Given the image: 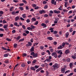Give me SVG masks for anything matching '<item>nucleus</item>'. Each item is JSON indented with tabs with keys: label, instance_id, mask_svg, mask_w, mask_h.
<instances>
[{
	"label": "nucleus",
	"instance_id": "25",
	"mask_svg": "<svg viewBox=\"0 0 76 76\" xmlns=\"http://www.w3.org/2000/svg\"><path fill=\"white\" fill-rule=\"evenodd\" d=\"M30 26L31 27L32 29H35V27L32 25H31Z\"/></svg>",
	"mask_w": 76,
	"mask_h": 76
},
{
	"label": "nucleus",
	"instance_id": "11",
	"mask_svg": "<svg viewBox=\"0 0 76 76\" xmlns=\"http://www.w3.org/2000/svg\"><path fill=\"white\" fill-rule=\"evenodd\" d=\"M47 39H48V40H50V41H51L53 39V37H48Z\"/></svg>",
	"mask_w": 76,
	"mask_h": 76
},
{
	"label": "nucleus",
	"instance_id": "54",
	"mask_svg": "<svg viewBox=\"0 0 76 76\" xmlns=\"http://www.w3.org/2000/svg\"><path fill=\"white\" fill-rule=\"evenodd\" d=\"M3 23H7V22L6 21V20H4L3 21Z\"/></svg>",
	"mask_w": 76,
	"mask_h": 76
},
{
	"label": "nucleus",
	"instance_id": "41",
	"mask_svg": "<svg viewBox=\"0 0 76 76\" xmlns=\"http://www.w3.org/2000/svg\"><path fill=\"white\" fill-rule=\"evenodd\" d=\"M38 21H37L35 22L34 25H38Z\"/></svg>",
	"mask_w": 76,
	"mask_h": 76
},
{
	"label": "nucleus",
	"instance_id": "31",
	"mask_svg": "<svg viewBox=\"0 0 76 76\" xmlns=\"http://www.w3.org/2000/svg\"><path fill=\"white\" fill-rule=\"evenodd\" d=\"M13 8H14V7H11L10 9V11L12 12V11L13 10Z\"/></svg>",
	"mask_w": 76,
	"mask_h": 76
},
{
	"label": "nucleus",
	"instance_id": "39",
	"mask_svg": "<svg viewBox=\"0 0 76 76\" xmlns=\"http://www.w3.org/2000/svg\"><path fill=\"white\" fill-rule=\"evenodd\" d=\"M22 1H23V3H25V4H27V1H26V0H23Z\"/></svg>",
	"mask_w": 76,
	"mask_h": 76
},
{
	"label": "nucleus",
	"instance_id": "50",
	"mask_svg": "<svg viewBox=\"0 0 76 76\" xmlns=\"http://www.w3.org/2000/svg\"><path fill=\"white\" fill-rule=\"evenodd\" d=\"M46 75L47 76H48V72L46 71Z\"/></svg>",
	"mask_w": 76,
	"mask_h": 76
},
{
	"label": "nucleus",
	"instance_id": "55",
	"mask_svg": "<svg viewBox=\"0 0 76 76\" xmlns=\"http://www.w3.org/2000/svg\"><path fill=\"white\" fill-rule=\"evenodd\" d=\"M39 66H37L36 65L34 67L35 69H38V68H39Z\"/></svg>",
	"mask_w": 76,
	"mask_h": 76
},
{
	"label": "nucleus",
	"instance_id": "12",
	"mask_svg": "<svg viewBox=\"0 0 76 76\" xmlns=\"http://www.w3.org/2000/svg\"><path fill=\"white\" fill-rule=\"evenodd\" d=\"M45 10H40L39 11V13L40 14H42L43 13H45Z\"/></svg>",
	"mask_w": 76,
	"mask_h": 76
},
{
	"label": "nucleus",
	"instance_id": "15",
	"mask_svg": "<svg viewBox=\"0 0 76 76\" xmlns=\"http://www.w3.org/2000/svg\"><path fill=\"white\" fill-rule=\"evenodd\" d=\"M14 25L16 26H18V27L20 26V25H18V23L17 22H15L14 24Z\"/></svg>",
	"mask_w": 76,
	"mask_h": 76
},
{
	"label": "nucleus",
	"instance_id": "16",
	"mask_svg": "<svg viewBox=\"0 0 76 76\" xmlns=\"http://www.w3.org/2000/svg\"><path fill=\"white\" fill-rule=\"evenodd\" d=\"M48 61V62H51V59L48 58L47 59H46L45 61H44V62H45V61Z\"/></svg>",
	"mask_w": 76,
	"mask_h": 76
},
{
	"label": "nucleus",
	"instance_id": "10",
	"mask_svg": "<svg viewBox=\"0 0 76 76\" xmlns=\"http://www.w3.org/2000/svg\"><path fill=\"white\" fill-rule=\"evenodd\" d=\"M53 12L54 13H57V14L60 13V11L59 10L57 11L56 10H53Z\"/></svg>",
	"mask_w": 76,
	"mask_h": 76
},
{
	"label": "nucleus",
	"instance_id": "8",
	"mask_svg": "<svg viewBox=\"0 0 76 76\" xmlns=\"http://www.w3.org/2000/svg\"><path fill=\"white\" fill-rule=\"evenodd\" d=\"M15 21H18V20H20V18L19 16H17L15 18Z\"/></svg>",
	"mask_w": 76,
	"mask_h": 76
},
{
	"label": "nucleus",
	"instance_id": "34",
	"mask_svg": "<svg viewBox=\"0 0 76 76\" xmlns=\"http://www.w3.org/2000/svg\"><path fill=\"white\" fill-rule=\"evenodd\" d=\"M63 48V47H62V46H60L58 47V49H62Z\"/></svg>",
	"mask_w": 76,
	"mask_h": 76
},
{
	"label": "nucleus",
	"instance_id": "57",
	"mask_svg": "<svg viewBox=\"0 0 76 76\" xmlns=\"http://www.w3.org/2000/svg\"><path fill=\"white\" fill-rule=\"evenodd\" d=\"M26 22L27 23H29V22H30V20L29 19H28L26 20Z\"/></svg>",
	"mask_w": 76,
	"mask_h": 76
},
{
	"label": "nucleus",
	"instance_id": "51",
	"mask_svg": "<svg viewBox=\"0 0 76 76\" xmlns=\"http://www.w3.org/2000/svg\"><path fill=\"white\" fill-rule=\"evenodd\" d=\"M22 27L24 29H26V27H25V26H24V25H23L22 26Z\"/></svg>",
	"mask_w": 76,
	"mask_h": 76
},
{
	"label": "nucleus",
	"instance_id": "62",
	"mask_svg": "<svg viewBox=\"0 0 76 76\" xmlns=\"http://www.w3.org/2000/svg\"><path fill=\"white\" fill-rule=\"evenodd\" d=\"M39 7L37 6L34 8V9L37 10V9H39Z\"/></svg>",
	"mask_w": 76,
	"mask_h": 76
},
{
	"label": "nucleus",
	"instance_id": "24",
	"mask_svg": "<svg viewBox=\"0 0 76 76\" xmlns=\"http://www.w3.org/2000/svg\"><path fill=\"white\" fill-rule=\"evenodd\" d=\"M69 66L70 68H72V67H73V64H72V63H70Z\"/></svg>",
	"mask_w": 76,
	"mask_h": 76
},
{
	"label": "nucleus",
	"instance_id": "60",
	"mask_svg": "<svg viewBox=\"0 0 76 76\" xmlns=\"http://www.w3.org/2000/svg\"><path fill=\"white\" fill-rule=\"evenodd\" d=\"M72 57L73 58L74 60L76 59V56H72Z\"/></svg>",
	"mask_w": 76,
	"mask_h": 76
},
{
	"label": "nucleus",
	"instance_id": "38",
	"mask_svg": "<svg viewBox=\"0 0 76 76\" xmlns=\"http://www.w3.org/2000/svg\"><path fill=\"white\" fill-rule=\"evenodd\" d=\"M1 48L3 50H7V49L3 47H1Z\"/></svg>",
	"mask_w": 76,
	"mask_h": 76
},
{
	"label": "nucleus",
	"instance_id": "29",
	"mask_svg": "<svg viewBox=\"0 0 76 76\" xmlns=\"http://www.w3.org/2000/svg\"><path fill=\"white\" fill-rule=\"evenodd\" d=\"M32 7H33L35 8V7H37V5H36V4H33L32 5Z\"/></svg>",
	"mask_w": 76,
	"mask_h": 76
},
{
	"label": "nucleus",
	"instance_id": "14",
	"mask_svg": "<svg viewBox=\"0 0 76 76\" xmlns=\"http://www.w3.org/2000/svg\"><path fill=\"white\" fill-rule=\"evenodd\" d=\"M35 48L34 47H32L30 49V51L31 52H32V51H34V49Z\"/></svg>",
	"mask_w": 76,
	"mask_h": 76
},
{
	"label": "nucleus",
	"instance_id": "20",
	"mask_svg": "<svg viewBox=\"0 0 76 76\" xmlns=\"http://www.w3.org/2000/svg\"><path fill=\"white\" fill-rule=\"evenodd\" d=\"M30 69L31 70H32L34 71L35 70V68L33 66L31 67Z\"/></svg>",
	"mask_w": 76,
	"mask_h": 76
},
{
	"label": "nucleus",
	"instance_id": "64",
	"mask_svg": "<svg viewBox=\"0 0 76 76\" xmlns=\"http://www.w3.org/2000/svg\"><path fill=\"white\" fill-rule=\"evenodd\" d=\"M44 17H48V15L47 14H45L44 15Z\"/></svg>",
	"mask_w": 76,
	"mask_h": 76
},
{
	"label": "nucleus",
	"instance_id": "27",
	"mask_svg": "<svg viewBox=\"0 0 76 76\" xmlns=\"http://www.w3.org/2000/svg\"><path fill=\"white\" fill-rule=\"evenodd\" d=\"M49 50L51 53H53V52H54V49H53V48L50 49Z\"/></svg>",
	"mask_w": 76,
	"mask_h": 76
},
{
	"label": "nucleus",
	"instance_id": "61",
	"mask_svg": "<svg viewBox=\"0 0 76 76\" xmlns=\"http://www.w3.org/2000/svg\"><path fill=\"white\" fill-rule=\"evenodd\" d=\"M4 30L2 28H0V31H4Z\"/></svg>",
	"mask_w": 76,
	"mask_h": 76
},
{
	"label": "nucleus",
	"instance_id": "22",
	"mask_svg": "<svg viewBox=\"0 0 76 76\" xmlns=\"http://www.w3.org/2000/svg\"><path fill=\"white\" fill-rule=\"evenodd\" d=\"M7 27H8V25H4V29L7 28Z\"/></svg>",
	"mask_w": 76,
	"mask_h": 76
},
{
	"label": "nucleus",
	"instance_id": "46",
	"mask_svg": "<svg viewBox=\"0 0 76 76\" xmlns=\"http://www.w3.org/2000/svg\"><path fill=\"white\" fill-rule=\"evenodd\" d=\"M58 9L60 10H62V6H60V7H59V8H58Z\"/></svg>",
	"mask_w": 76,
	"mask_h": 76
},
{
	"label": "nucleus",
	"instance_id": "56",
	"mask_svg": "<svg viewBox=\"0 0 76 76\" xmlns=\"http://www.w3.org/2000/svg\"><path fill=\"white\" fill-rule=\"evenodd\" d=\"M7 56H8V55L7 54H5L4 55V56L5 57H7Z\"/></svg>",
	"mask_w": 76,
	"mask_h": 76
},
{
	"label": "nucleus",
	"instance_id": "49",
	"mask_svg": "<svg viewBox=\"0 0 76 76\" xmlns=\"http://www.w3.org/2000/svg\"><path fill=\"white\" fill-rule=\"evenodd\" d=\"M40 48L41 50H43V49H44V46H40Z\"/></svg>",
	"mask_w": 76,
	"mask_h": 76
},
{
	"label": "nucleus",
	"instance_id": "17",
	"mask_svg": "<svg viewBox=\"0 0 76 76\" xmlns=\"http://www.w3.org/2000/svg\"><path fill=\"white\" fill-rule=\"evenodd\" d=\"M31 20L32 22H35V21H36V18H33L31 19Z\"/></svg>",
	"mask_w": 76,
	"mask_h": 76
},
{
	"label": "nucleus",
	"instance_id": "2",
	"mask_svg": "<svg viewBox=\"0 0 76 76\" xmlns=\"http://www.w3.org/2000/svg\"><path fill=\"white\" fill-rule=\"evenodd\" d=\"M30 54L31 56H33V57L34 58H37L38 57V53H35L34 52H32Z\"/></svg>",
	"mask_w": 76,
	"mask_h": 76
},
{
	"label": "nucleus",
	"instance_id": "21",
	"mask_svg": "<svg viewBox=\"0 0 76 76\" xmlns=\"http://www.w3.org/2000/svg\"><path fill=\"white\" fill-rule=\"evenodd\" d=\"M46 52L48 53L49 55H50V54H51V52H50V50H47L46 51Z\"/></svg>",
	"mask_w": 76,
	"mask_h": 76
},
{
	"label": "nucleus",
	"instance_id": "18",
	"mask_svg": "<svg viewBox=\"0 0 76 76\" xmlns=\"http://www.w3.org/2000/svg\"><path fill=\"white\" fill-rule=\"evenodd\" d=\"M58 53L62 55V54H63V52H61V50H59V51H58Z\"/></svg>",
	"mask_w": 76,
	"mask_h": 76
},
{
	"label": "nucleus",
	"instance_id": "48",
	"mask_svg": "<svg viewBox=\"0 0 76 76\" xmlns=\"http://www.w3.org/2000/svg\"><path fill=\"white\" fill-rule=\"evenodd\" d=\"M69 35V33H66V38H68Z\"/></svg>",
	"mask_w": 76,
	"mask_h": 76
},
{
	"label": "nucleus",
	"instance_id": "3",
	"mask_svg": "<svg viewBox=\"0 0 76 76\" xmlns=\"http://www.w3.org/2000/svg\"><path fill=\"white\" fill-rule=\"evenodd\" d=\"M51 55L52 56H54L55 58H57V55L56 53V52H55L52 53Z\"/></svg>",
	"mask_w": 76,
	"mask_h": 76
},
{
	"label": "nucleus",
	"instance_id": "1",
	"mask_svg": "<svg viewBox=\"0 0 76 76\" xmlns=\"http://www.w3.org/2000/svg\"><path fill=\"white\" fill-rule=\"evenodd\" d=\"M58 67L59 66L58 64H57V63H56L51 67V70L54 71V70H56V69H58Z\"/></svg>",
	"mask_w": 76,
	"mask_h": 76
},
{
	"label": "nucleus",
	"instance_id": "33",
	"mask_svg": "<svg viewBox=\"0 0 76 76\" xmlns=\"http://www.w3.org/2000/svg\"><path fill=\"white\" fill-rule=\"evenodd\" d=\"M65 45H66V43L65 42H63L62 43V46L63 47H64V46H65Z\"/></svg>",
	"mask_w": 76,
	"mask_h": 76
},
{
	"label": "nucleus",
	"instance_id": "30",
	"mask_svg": "<svg viewBox=\"0 0 76 76\" xmlns=\"http://www.w3.org/2000/svg\"><path fill=\"white\" fill-rule=\"evenodd\" d=\"M18 46V44H15L14 45V48H16Z\"/></svg>",
	"mask_w": 76,
	"mask_h": 76
},
{
	"label": "nucleus",
	"instance_id": "28",
	"mask_svg": "<svg viewBox=\"0 0 76 76\" xmlns=\"http://www.w3.org/2000/svg\"><path fill=\"white\" fill-rule=\"evenodd\" d=\"M70 72V70H67L65 72V74H67V73H69Z\"/></svg>",
	"mask_w": 76,
	"mask_h": 76
},
{
	"label": "nucleus",
	"instance_id": "42",
	"mask_svg": "<svg viewBox=\"0 0 76 76\" xmlns=\"http://www.w3.org/2000/svg\"><path fill=\"white\" fill-rule=\"evenodd\" d=\"M28 30H32V28H31L30 27H28L27 28Z\"/></svg>",
	"mask_w": 76,
	"mask_h": 76
},
{
	"label": "nucleus",
	"instance_id": "52",
	"mask_svg": "<svg viewBox=\"0 0 76 76\" xmlns=\"http://www.w3.org/2000/svg\"><path fill=\"white\" fill-rule=\"evenodd\" d=\"M3 13H4V12H3V11H0V14H1V15H3Z\"/></svg>",
	"mask_w": 76,
	"mask_h": 76
},
{
	"label": "nucleus",
	"instance_id": "35",
	"mask_svg": "<svg viewBox=\"0 0 76 76\" xmlns=\"http://www.w3.org/2000/svg\"><path fill=\"white\" fill-rule=\"evenodd\" d=\"M37 60L35 59L34 60V61H33L32 63H33V64H35V63H36V62H37Z\"/></svg>",
	"mask_w": 76,
	"mask_h": 76
},
{
	"label": "nucleus",
	"instance_id": "36",
	"mask_svg": "<svg viewBox=\"0 0 76 76\" xmlns=\"http://www.w3.org/2000/svg\"><path fill=\"white\" fill-rule=\"evenodd\" d=\"M67 2H65V7H67Z\"/></svg>",
	"mask_w": 76,
	"mask_h": 76
},
{
	"label": "nucleus",
	"instance_id": "32",
	"mask_svg": "<svg viewBox=\"0 0 76 76\" xmlns=\"http://www.w3.org/2000/svg\"><path fill=\"white\" fill-rule=\"evenodd\" d=\"M22 17H23V18H26V14H24L23 15Z\"/></svg>",
	"mask_w": 76,
	"mask_h": 76
},
{
	"label": "nucleus",
	"instance_id": "53",
	"mask_svg": "<svg viewBox=\"0 0 76 76\" xmlns=\"http://www.w3.org/2000/svg\"><path fill=\"white\" fill-rule=\"evenodd\" d=\"M22 67H25V64H21Z\"/></svg>",
	"mask_w": 76,
	"mask_h": 76
},
{
	"label": "nucleus",
	"instance_id": "4",
	"mask_svg": "<svg viewBox=\"0 0 76 76\" xmlns=\"http://www.w3.org/2000/svg\"><path fill=\"white\" fill-rule=\"evenodd\" d=\"M28 44H26V47H31L32 46V44L31 42H28Z\"/></svg>",
	"mask_w": 76,
	"mask_h": 76
},
{
	"label": "nucleus",
	"instance_id": "7",
	"mask_svg": "<svg viewBox=\"0 0 76 76\" xmlns=\"http://www.w3.org/2000/svg\"><path fill=\"white\" fill-rule=\"evenodd\" d=\"M41 25L42 26H43V28H47V24L44 23H42L41 24Z\"/></svg>",
	"mask_w": 76,
	"mask_h": 76
},
{
	"label": "nucleus",
	"instance_id": "19",
	"mask_svg": "<svg viewBox=\"0 0 76 76\" xmlns=\"http://www.w3.org/2000/svg\"><path fill=\"white\" fill-rule=\"evenodd\" d=\"M24 40H25V39L24 38L22 39H20L18 41V42H22V41H24Z\"/></svg>",
	"mask_w": 76,
	"mask_h": 76
},
{
	"label": "nucleus",
	"instance_id": "40",
	"mask_svg": "<svg viewBox=\"0 0 76 76\" xmlns=\"http://www.w3.org/2000/svg\"><path fill=\"white\" fill-rule=\"evenodd\" d=\"M55 20L56 21H58V20H59V18H55Z\"/></svg>",
	"mask_w": 76,
	"mask_h": 76
},
{
	"label": "nucleus",
	"instance_id": "9",
	"mask_svg": "<svg viewBox=\"0 0 76 76\" xmlns=\"http://www.w3.org/2000/svg\"><path fill=\"white\" fill-rule=\"evenodd\" d=\"M65 53L66 54H68L69 53H70V50L69 49L66 50L65 52Z\"/></svg>",
	"mask_w": 76,
	"mask_h": 76
},
{
	"label": "nucleus",
	"instance_id": "5",
	"mask_svg": "<svg viewBox=\"0 0 76 76\" xmlns=\"http://www.w3.org/2000/svg\"><path fill=\"white\" fill-rule=\"evenodd\" d=\"M65 69H66V67H65L62 68L61 69V73H64L65 72V70H66Z\"/></svg>",
	"mask_w": 76,
	"mask_h": 76
},
{
	"label": "nucleus",
	"instance_id": "13",
	"mask_svg": "<svg viewBox=\"0 0 76 76\" xmlns=\"http://www.w3.org/2000/svg\"><path fill=\"white\" fill-rule=\"evenodd\" d=\"M21 37V36H18L17 38L16 37H15L14 38L16 39H17V40H19L20 38Z\"/></svg>",
	"mask_w": 76,
	"mask_h": 76
},
{
	"label": "nucleus",
	"instance_id": "58",
	"mask_svg": "<svg viewBox=\"0 0 76 76\" xmlns=\"http://www.w3.org/2000/svg\"><path fill=\"white\" fill-rule=\"evenodd\" d=\"M57 33H58V32H57V31H55L53 32V34H57Z\"/></svg>",
	"mask_w": 76,
	"mask_h": 76
},
{
	"label": "nucleus",
	"instance_id": "47",
	"mask_svg": "<svg viewBox=\"0 0 76 76\" xmlns=\"http://www.w3.org/2000/svg\"><path fill=\"white\" fill-rule=\"evenodd\" d=\"M6 39L7 41H12V40H11V39L8 38H7Z\"/></svg>",
	"mask_w": 76,
	"mask_h": 76
},
{
	"label": "nucleus",
	"instance_id": "63",
	"mask_svg": "<svg viewBox=\"0 0 76 76\" xmlns=\"http://www.w3.org/2000/svg\"><path fill=\"white\" fill-rule=\"evenodd\" d=\"M5 63H9V61L7 60H6L4 61Z\"/></svg>",
	"mask_w": 76,
	"mask_h": 76
},
{
	"label": "nucleus",
	"instance_id": "6",
	"mask_svg": "<svg viewBox=\"0 0 76 76\" xmlns=\"http://www.w3.org/2000/svg\"><path fill=\"white\" fill-rule=\"evenodd\" d=\"M51 3L52 4H54V5H56V4H56V1H55V0H52Z\"/></svg>",
	"mask_w": 76,
	"mask_h": 76
},
{
	"label": "nucleus",
	"instance_id": "23",
	"mask_svg": "<svg viewBox=\"0 0 76 76\" xmlns=\"http://www.w3.org/2000/svg\"><path fill=\"white\" fill-rule=\"evenodd\" d=\"M44 23L47 24L48 23H49V20H46L45 21Z\"/></svg>",
	"mask_w": 76,
	"mask_h": 76
},
{
	"label": "nucleus",
	"instance_id": "44",
	"mask_svg": "<svg viewBox=\"0 0 76 76\" xmlns=\"http://www.w3.org/2000/svg\"><path fill=\"white\" fill-rule=\"evenodd\" d=\"M20 6H23L24 5V4L23 3H20L19 4Z\"/></svg>",
	"mask_w": 76,
	"mask_h": 76
},
{
	"label": "nucleus",
	"instance_id": "59",
	"mask_svg": "<svg viewBox=\"0 0 76 76\" xmlns=\"http://www.w3.org/2000/svg\"><path fill=\"white\" fill-rule=\"evenodd\" d=\"M73 29H72V28H70V29H69V31L70 32H72V31H73Z\"/></svg>",
	"mask_w": 76,
	"mask_h": 76
},
{
	"label": "nucleus",
	"instance_id": "45",
	"mask_svg": "<svg viewBox=\"0 0 76 76\" xmlns=\"http://www.w3.org/2000/svg\"><path fill=\"white\" fill-rule=\"evenodd\" d=\"M26 56H27V54H26V53H23V57Z\"/></svg>",
	"mask_w": 76,
	"mask_h": 76
},
{
	"label": "nucleus",
	"instance_id": "43",
	"mask_svg": "<svg viewBox=\"0 0 76 76\" xmlns=\"http://www.w3.org/2000/svg\"><path fill=\"white\" fill-rule=\"evenodd\" d=\"M76 33V31H73V33L72 34V35H74Z\"/></svg>",
	"mask_w": 76,
	"mask_h": 76
},
{
	"label": "nucleus",
	"instance_id": "37",
	"mask_svg": "<svg viewBox=\"0 0 76 76\" xmlns=\"http://www.w3.org/2000/svg\"><path fill=\"white\" fill-rule=\"evenodd\" d=\"M20 9V10H23V7H19Z\"/></svg>",
	"mask_w": 76,
	"mask_h": 76
},
{
	"label": "nucleus",
	"instance_id": "26",
	"mask_svg": "<svg viewBox=\"0 0 76 76\" xmlns=\"http://www.w3.org/2000/svg\"><path fill=\"white\" fill-rule=\"evenodd\" d=\"M66 61L67 62H70V58H68L66 59Z\"/></svg>",
	"mask_w": 76,
	"mask_h": 76
}]
</instances>
